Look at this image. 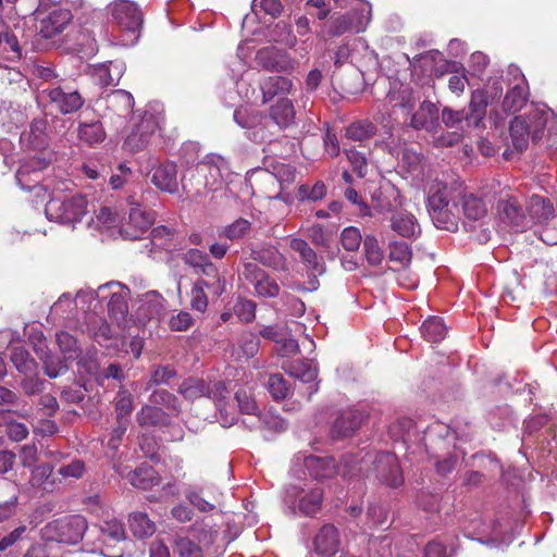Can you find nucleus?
<instances>
[{"label": "nucleus", "instance_id": "nucleus-1", "mask_svg": "<svg viewBox=\"0 0 557 557\" xmlns=\"http://www.w3.org/2000/svg\"><path fill=\"white\" fill-rule=\"evenodd\" d=\"M548 122V134L557 133V114L545 104H533L528 113L515 116L509 127L512 147L523 151L530 137L534 143L541 140Z\"/></svg>", "mask_w": 557, "mask_h": 557}, {"label": "nucleus", "instance_id": "nucleus-2", "mask_svg": "<svg viewBox=\"0 0 557 557\" xmlns=\"http://www.w3.org/2000/svg\"><path fill=\"white\" fill-rule=\"evenodd\" d=\"M74 184L67 180H59L50 190L45 207L46 216L50 221L74 225L87 213V199L81 194L67 195Z\"/></svg>", "mask_w": 557, "mask_h": 557}, {"label": "nucleus", "instance_id": "nucleus-3", "mask_svg": "<svg viewBox=\"0 0 557 557\" xmlns=\"http://www.w3.org/2000/svg\"><path fill=\"white\" fill-rule=\"evenodd\" d=\"M29 341L38 358L44 362L45 373L51 379H55L66 372L67 366L65 362L67 360H75L81 356L82 349L77 339L67 332L57 333V344L63 355V360L50 352L47 339L41 331L34 330L29 334Z\"/></svg>", "mask_w": 557, "mask_h": 557}, {"label": "nucleus", "instance_id": "nucleus-4", "mask_svg": "<svg viewBox=\"0 0 557 557\" xmlns=\"http://www.w3.org/2000/svg\"><path fill=\"white\" fill-rule=\"evenodd\" d=\"M456 188L435 181L429 189L428 208L430 216L437 228L448 232L458 230L459 216L453 209L457 207Z\"/></svg>", "mask_w": 557, "mask_h": 557}, {"label": "nucleus", "instance_id": "nucleus-5", "mask_svg": "<svg viewBox=\"0 0 557 557\" xmlns=\"http://www.w3.org/2000/svg\"><path fill=\"white\" fill-rule=\"evenodd\" d=\"M373 463L375 478L383 484L391 487H398L404 482L403 472L400 470L398 459L391 453H377L374 457L370 454L366 458L356 459L355 457H345L343 460V474H355L362 472L363 465Z\"/></svg>", "mask_w": 557, "mask_h": 557}, {"label": "nucleus", "instance_id": "nucleus-6", "mask_svg": "<svg viewBox=\"0 0 557 557\" xmlns=\"http://www.w3.org/2000/svg\"><path fill=\"white\" fill-rule=\"evenodd\" d=\"M178 393L185 399L190 401L201 397H208L209 399H212L220 412L219 419L224 428L231 426L236 422L235 414H228L225 409L228 391L224 382H207L206 380L199 377H188L181 383Z\"/></svg>", "mask_w": 557, "mask_h": 557}, {"label": "nucleus", "instance_id": "nucleus-7", "mask_svg": "<svg viewBox=\"0 0 557 557\" xmlns=\"http://www.w3.org/2000/svg\"><path fill=\"white\" fill-rule=\"evenodd\" d=\"M323 496V490L317 484H290L285 488L283 503L293 516L313 517L322 508Z\"/></svg>", "mask_w": 557, "mask_h": 557}, {"label": "nucleus", "instance_id": "nucleus-8", "mask_svg": "<svg viewBox=\"0 0 557 557\" xmlns=\"http://www.w3.org/2000/svg\"><path fill=\"white\" fill-rule=\"evenodd\" d=\"M48 166L44 158H32L25 161L16 172V181L20 187L35 194L36 198L45 201L53 185L58 182L51 177H45L42 171Z\"/></svg>", "mask_w": 557, "mask_h": 557}, {"label": "nucleus", "instance_id": "nucleus-9", "mask_svg": "<svg viewBox=\"0 0 557 557\" xmlns=\"http://www.w3.org/2000/svg\"><path fill=\"white\" fill-rule=\"evenodd\" d=\"M218 532L205 521H196L187 534L178 535L174 542V550L180 557H205L214 544Z\"/></svg>", "mask_w": 557, "mask_h": 557}, {"label": "nucleus", "instance_id": "nucleus-10", "mask_svg": "<svg viewBox=\"0 0 557 557\" xmlns=\"http://www.w3.org/2000/svg\"><path fill=\"white\" fill-rule=\"evenodd\" d=\"M110 12L114 23L123 33L120 44L122 46L136 44L143 24V13L139 8L134 2L117 0L110 4Z\"/></svg>", "mask_w": 557, "mask_h": 557}, {"label": "nucleus", "instance_id": "nucleus-11", "mask_svg": "<svg viewBox=\"0 0 557 557\" xmlns=\"http://www.w3.org/2000/svg\"><path fill=\"white\" fill-rule=\"evenodd\" d=\"M87 523L82 516H72L47 523L41 529V536L48 542L76 544L83 539Z\"/></svg>", "mask_w": 557, "mask_h": 557}, {"label": "nucleus", "instance_id": "nucleus-12", "mask_svg": "<svg viewBox=\"0 0 557 557\" xmlns=\"http://www.w3.org/2000/svg\"><path fill=\"white\" fill-rule=\"evenodd\" d=\"M160 121L159 115L146 111L124 140V149L133 153L144 150L160 128Z\"/></svg>", "mask_w": 557, "mask_h": 557}, {"label": "nucleus", "instance_id": "nucleus-13", "mask_svg": "<svg viewBox=\"0 0 557 557\" xmlns=\"http://www.w3.org/2000/svg\"><path fill=\"white\" fill-rule=\"evenodd\" d=\"M49 104L61 114H72L78 111L85 103L78 90L67 85H58L42 90Z\"/></svg>", "mask_w": 557, "mask_h": 557}, {"label": "nucleus", "instance_id": "nucleus-14", "mask_svg": "<svg viewBox=\"0 0 557 557\" xmlns=\"http://www.w3.org/2000/svg\"><path fill=\"white\" fill-rule=\"evenodd\" d=\"M228 166L226 161L215 154L207 156L205 160L198 163V178L205 181V187L209 193H215L223 188L225 176H227Z\"/></svg>", "mask_w": 557, "mask_h": 557}, {"label": "nucleus", "instance_id": "nucleus-15", "mask_svg": "<svg viewBox=\"0 0 557 557\" xmlns=\"http://www.w3.org/2000/svg\"><path fill=\"white\" fill-rule=\"evenodd\" d=\"M45 13L46 5L40 1L34 15L39 21L38 30L45 38H52L62 33L72 20V14L66 9L54 7L48 14Z\"/></svg>", "mask_w": 557, "mask_h": 557}, {"label": "nucleus", "instance_id": "nucleus-16", "mask_svg": "<svg viewBox=\"0 0 557 557\" xmlns=\"http://www.w3.org/2000/svg\"><path fill=\"white\" fill-rule=\"evenodd\" d=\"M100 541L102 547L100 553L104 557H122V549L117 544L125 541V529L121 521L115 518H107L99 524Z\"/></svg>", "mask_w": 557, "mask_h": 557}, {"label": "nucleus", "instance_id": "nucleus-17", "mask_svg": "<svg viewBox=\"0 0 557 557\" xmlns=\"http://www.w3.org/2000/svg\"><path fill=\"white\" fill-rule=\"evenodd\" d=\"M371 18V8L369 4H362L360 9L355 10L351 14L338 16L333 20L331 34L341 36L348 30L356 33L363 32Z\"/></svg>", "mask_w": 557, "mask_h": 557}, {"label": "nucleus", "instance_id": "nucleus-18", "mask_svg": "<svg viewBox=\"0 0 557 557\" xmlns=\"http://www.w3.org/2000/svg\"><path fill=\"white\" fill-rule=\"evenodd\" d=\"M256 61L263 69L273 72L289 73L296 65V61L293 58L273 46L260 49L256 54Z\"/></svg>", "mask_w": 557, "mask_h": 557}, {"label": "nucleus", "instance_id": "nucleus-19", "mask_svg": "<svg viewBox=\"0 0 557 557\" xmlns=\"http://www.w3.org/2000/svg\"><path fill=\"white\" fill-rule=\"evenodd\" d=\"M455 196L460 199L465 225L473 227L472 223H482L488 213V203L480 196L473 193L462 194L456 189Z\"/></svg>", "mask_w": 557, "mask_h": 557}, {"label": "nucleus", "instance_id": "nucleus-20", "mask_svg": "<svg viewBox=\"0 0 557 557\" xmlns=\"http://www.w3.org/2000/svg\"><path fill=\"white\" fill-rule=\"evenodd\" d=\"M508 71L518 82L507 91L503 100V110L506 113H516L527 103L529 90L524 76L517 66H509Z\"/></svg>", "mask_w": 557, "mask_h": 557}, {"label": "nucleus", "instance_id": "nucleus-21", "mask_svg": "<svg viewBox=\"0 0 557 557\" xmlns=\"http://www.w3.org/2000/svg\"><path fill=\"white\" fill-rule=\"evenodd\" d=\"M153 223V215L143 210L140 207H134L129 210L128 221L122 224L120 237L123 239L135 240L146 233Z\"/></svg>", "mask_w": 557, "mask_h": 557}, {"label": "nucleus", "instance_id": "nucleus-22", "mask_svg": "<svg viewBox=\"0 0 557 557\" xmlns=\"http://www.w3.org/2000/svg\"><path fill=\"white\" fill-rule=\"evenodd\" d=\"M289 247L298 253L300 261L313 278L324 274L325 265L322 258L318 257L317 252L305 239L292 238Z\"/></svg>", "mask_w": 557, "mask_h": 557}, {"label": "nucleus", "instance_id": "nucleus-23", "mask_svg": "<svg viewBox=\"0 0 557 557\" xmlns=\"http://www.w3.org/2000/svg\"><path fill=\"white\" fill-rule=\"evenodd\" d=\"M23 29L18 25L10 27L0 24V55L9 61H17L22 58V45L20 35Z\"/></svg>", "mask_w": 557, "mask_h": 557}, {"label": "nucleus", "instance_id": "nucleus-24", "mask_svg": "<svg viewBox=\"0 0 557 557\" xmlns=\"http://www.w3.org/2000/svg\"><path fill=\"white\" fill-rule=\"evenodd\" d=\"M499 219L516 228H523L527 224V215L517 198L506 195L497 203Z\"/></svg>", "mask_w": 557, "mask_h": 557}, {"label": "nucleus", "instance_id": "nucleus-25", "mask_svg": "<svg viewBox=\"0 0 557 557\" xmlns=\"http://www.w3.org/2000/svg\"><path fill=\"white\" fill-rule=\"evenodd\" d=\"M151 183L161 191L176 193L178 190L176 165L173 162H164L152 168Z\"/></svg>", "mask_w": 557, "mask_h": 557}, {"label": "nucleus", "instance_id": "nucleus-26", "mask_svg": "<svg viewBox=\"0 0 557 557\" xmlns=\"http://www.w3.org/2000/svg\"><path fill=\"white\" fill-rule=\"evenodd\" d=\"M253 174L257 176L259 182L265 185H271L273 188H276L277 185H280V188L283 189L284 185H289L295 181L296 170L292 165L281 164L274 168V172L258 169L253 171Z\"/></svg>", "mask_w": 557, "mask_h": 557}, {"label": "nucleus", "instance_id": "nucleus-27", "mask_svg": "<svg viewBox=\"0 0 557 557\" xmlns=\"http://www.w3.org/2000/svg\"><path fill=\"white\" fill-rule=\"evenodd\" d=\"M304 467L317 480L331 478L337 471V466L332 457L305 456Z\"/></svg>", "mask_w": 557, "mask_h": 557}, {"label": "nucleus", "instance_id": "nucleus-28", "mask_svg": "<svg viewBox=\"0 0 557 557\" xmlns=\"http://www.w3.org/2000/svg\"><path fill=\"white\" fill-rule=\"evenodd\" d=\"M294 88L292 79L284 76H270L260 83L263 102H269L275 96H285L290 94Z\"/></svg>", "mask_w": 557, "mask_h": 557}, {"label": "nucleus", "instance_id": "nucleus-29", "mask_svg": "<svg viewBox=\"0 0 557 557\" xmlns=\"http://www.w3.org/2000/svg\"><path fill=\"white\" fill-rule=\"evenodd\" d=\"M488 102L487 95L483 89H476L472 92L469 111L466 112L468 114V127H479L482 124Z\"/></svg>", "mask_w": 557, "mask_h": 557}, {"label": "nucleus", "instance_id": "nucleus-30", "mask_svg": "<svg viewBox=\"0 0 557 557\" xmlns=\"http://www.w3.org/2000/svg\"><path fill=\"white\" fill-rule=\"evenodd\" d=\"M362 420L363 414L357 409L343 411L333 424V434L337 437L349 436L359 428Z\"/></svg>", "mask_w": 557, "mask_h": 557}, {"label": "nucleus", "instance_id": "nucleus-31", "mask_svg": "<svg viewBox=\"0 0 557 557\" xmlns=\"http://www.w3.org/2000/svg\"><path fill=\"white\" fill-rule=\"evenodd\" d=\"M339 546L338 532L333 525H324L314 539L315 552L322 556L331 557Z\"/></svg>", "mask_w": 557, "mask_h": 557}, {"label": "nucleus", "instance_id": "nucleus-32", "mask_svg": "<svg viewBox=\"0 0 557 557\" xmlns=\"http://www.w3.org/2000/svg\"><path fill=\"white\" fill-rule=\"evenodd\" d=\"M438 119V110L431 101H423L411 115L410 125L416 129L431 131Z\"/></svg>", "mask_w": 557, "mask_h": 557}, {"label": "nucleus", "instance_id": "nucleus-33", "mask_svg": "<svg viewBox=\"0 0 557 557\" xmlns=\"http://www.w3.org/2000/svg\"><path fill=\"white\" fill-rule=\"evenodd\" d=\"M92 222L96 228L108 233L110 237H120L119 231L122 230V224L120 223L119 215L112 209L102 207Z\"/></svg>", "mask_w": 557, "mask_h": 557}, {"label": "nucleus", "instance_id": "nucleus-34", "mask_svg": "<svg viewBox=\"0 0 557 557\" xmlns=\"http://www.w3.org/2000/svg\"><path fill=\"white\" fill-rule=\"evenodd\" d=\"M184 261L186 264L190 265L194 269V274L196 275H206V276H215L216 269L213 263L210 261L208 255L198 249H190L184 256Z\"/></svg>", "mask_w": 557, "mask_h": 557}, {"label": "nucleus", "instance_id": "nucleus-35", "mask_svg": "<svg viewBox=\"0 0 557 557\" xmlns=\"http://www.w3.org/2000/svg\"><path fill=\"white\" fill-rule=\"evenodd\" d=\"M397 196L398 191L389 182H382L371 193V200L374 209L379 212H384L392 209Z\"/></svg>", "mask_w": 557, "mask_h": 557}, {"label": "nucleus", "instance_id": "nucleus-36", "mask_svg": "<svg viewBox=\"0 0 557 557\" xmlns=\"http://www.w3.org/2000/svg\"><path fill=\"white\" fill-rule=\"evenodd\" d=\"M295 114L293 102L285 97L270 108V117L281 128L290 126L295 121Z\"/></svg>", "mask_w": 557, "mask_h": 557}, {"label": "nucleus", "instance_id": "nucleus-37", "mask_svg": "<svg viewBox=\"0 0 557 557\" xmlns=\"http://www.w3.org/2000/svg\"><path fill=\"white\" fill-rule=\"evenodd\" d=\"M125 70L122 62H112L101 64L94 70V77L101 86L116 85Z\"/></svg>", "mask_w": 557, "mask_h": 557}, {"label": "nucleus", "instance_id": "nucleus-38", "mask_svg": "<svg viewBox=\"0 0 557 557\" xmlns=\"http://www.w3.org/2000/svg\"><path fill=\"white\" fill-rule=\"evenodd\" d=\"M392 228L403 237H413L419 232V225L416 218L408 212H397L392 218Z\"/></svg>", "mask_w": 557, "mask_h": 557}, {"label": "nucleus", "instance_id": "nucleus-39", "mask_svg": "<svg viewBox=\"0 0 557 557\" xmlns=\"http://www.w3.org/2000/svg\"><path fill=\"white\" fill-rule=\"evenodd\" d=\"M137 421L141 426H161L169 422V416L153 404L146 405L137 413Z\"/></svg>", "mask_w": 557, "mask_h": 557}, {"label": "nucleus", "instance_id": "nucleus-40", "mask_svg": "<svg viewBox=\"0 0 557 557\" xmlns=\"http://www.w3.org/2000/svg\"><path fill=\"white\" fill-rule=\"evenodd\" d=\"M197 173L198 164L195 168L189 169L182 180L184 191L187 196L195 199L206 197L209 194L208 189L205 187L203 178L199 180Z\"/></svg>", "mask_w": 557, "mask_h": 557}, {"label": "nucleus", "instance_id": "nucleus-41", "mask_svg": "<svg viewBox=\"0 0 557 557\" xmlns=\"http://www.w3.org/2000/svg\"><path fill=\"white\" fill-rule=\"evenodd\" d=\"M264 119L260 111L251 107H239L234 111V121L246 129L260 127Z\"/></svg>", "mask_w": 557, "mask_h": 557}, {"label": "nucleus", "instance_id": "nucleus-42", "mask_svg": "<svg viewBox=\"0 0 557 557\" xmlns=\"http://www.w3.org/2000/svg\"><path fill=\"white\" fill-rule=\"evenodd\" d=\"M78 138L89 146L102 143L106 138V132L101 122H82L78 125Z\"/></svg>", "mask_w": 557, "mask_h": 557}, {"label": "nucleus", "instance_id": "nucleus-43", "mask_svg": "<svg viewBox=\"0 0 557 557\" xmlns=\"http://www.w3.org/2000/svg\"><path fill=\"white\" fill-rule=\"evenodd\" d=\"M478 534L486 537V540L480 539V542L486 544H508L510 539L504 534L503 525L499 521L493 520L491 522H482Z\"/></svg>", "mask_w": 557, "mask_h": 557}, {"label": "nucleus", "instance_id": "nucleus-44", "mask_svg": "<svg viewBox=\"0 0 557 557\" xmlns=\"http://www.w3.org/2000/svg\"><path fill=\"white\" fill-rule=\"evenodd\" d=\"M128 480L133 486L141 490H149L159 483L154 469L148 465H143L129 473Z\"/></svg>", "mask_w": 557, "mask_h": 557}, {"label": "nucleus", "instance_id": "nucleus-45", "mask_svg": "<svg viewBox=\"0 0 557 557\" xmlns=\"http://www.w3.org/2000/svg\"><path fill=\"white\" fill-rule=\"evenodd\" d=\"M387 97L394 107H401L409 110L413 108L414 98L412 89L408 85L394 83L387 94Z\"/></svg>", "mask_w": 557, "mask_h": 557}, {"label": "nucleus", "instance_id": "nucleus-46", "mask_svg": "<svg viewBox=\"0 0 557 557\" xmlns=\"http://www.w3.org/2000/svg\"><path fill=\"white\" fill-rule=\"evenodd\" d=\"M424 339L431 343L443 341L447 334V327L438 317L428 318L420 327Z\"/></svg>", "mask_w": 557, "mask_h": 557}, {"label": "nucleus", "instance_id": "nucleus-47", "mask_svg": "<svg viewBox=\"0 0 557 557\" xmlns=\"http://www.w3.org/2000/svg\"><path fill=\"white\" fill-rule=\"evenodd\" d=\"M286 372L296 377L302 383H312L318 376L315 367L311 362L304 360L292 361L288 366L284 367Z\"/></svg>", "mask_w": 557, "mask_h": 557}, {"label": "nucleus", "instance_id": "nucleus-48", "mask_svg": "<svg viewBox=\"0 0 557 557\" xmlns=\"http://www.w3.org/2000/svg\"><path fill=\"white\" fill-rule=\"evenodd\" d=\"M528 210L531 218L540 223L548 220L554 215V207L543 197L533 195L528 203Z\"/></svg>", "mask_w": 557, "mask_h": 557}, {"label": "nucleus", "instance_id": "nucleus-49", "mask_svg": "<svg viewBox=\"0 0 557 557\" xmlns=\"http://www.w3.org/2000/svg\"><path fill=\"white\" fill-rule=\"evenodd\" d=\"M108 106L120 115H126L133 110L134 98L131 92L116 89L108 96Z\"/></svg>", "mask_w": 557, "mask_h": 557}, {"label": "nucleus", "instance_id": "nucleus-50", "mask_svg": "<svg viewBox=\"0 0 557 557\" xmlns=\"http://www.w3.org/2000/svg\"><path fill=\"white\" fill-rule=\"evenodd\" d=\"M129 529L134 536L143 539L156 532L154 523L144 512H134L129 516Z\"/></svg>", "mask_w": 557, "mask_h": 557}, {"label": "nucleus", "instance_id": "nucleus-51", "mask_svg": "<svg viewBox=\"0 0 557 557\" xmlns=\"http://www.w3.org/2000/svg\"><path fill=\"white\" fill-rule=\"evenodd\" d=\"M376 132L375 125L367 120L356 121L346 127L345 136L354 141L370 139Z\"/></svg>", "mask_w": 557, "mask_h": 557}, {"label": "nucleus", "instance_id": "nucleus-52", "mask_svg": "<svg viewBox=\"0 0 557 557\" xmlns=\"http://www.w3.org/2000/svg\"><path fill=\"white\" fill-rule=\"evenodd\" d=\"M11 360L20 373L24 375H32L36 373L37 363L30 357L29 352L23 347L13 348Z\"/></svg>", "mask_w": 557, "mask_h": 557}, {"label": "nucleus", "instance_id": "nucleus-53", "mask_svg": "<svg viewBox=\"0 0 557 557\" xmlns=\"http://www.w3.org/2000/svg\"><path fill=\"white\" fill-rule=\"evenodd\" d=\"M2 487L10 495L8 500L0 502V521L11 518L16 510L18 504V486L9 481L2 483Z\"/></svg>", "mask_w": 557, "mask_h": 557}, {"label": "nucleus", "instance_id": "nucleus-54", "mask_svg": "<svg viewBox=\"0 0 557 557\" xmlns=\"http://www.w3.org/2000/svg\"><path fill=\"white\" fill-rule=\"evenodd\" d=\"M25 114L15 108L12 102L2 101L0 104V121L8 127L18 126L25 122Z\"/></svg>", "mask_w": 557, "mask_h": 557}, {"label": "nucleus", "instance_id": "nucleus-55", "mask_svg": "<svg viewBox=\"0 0 557 557\" xmlns=\"http://www.w3.org/2000/svg\"><path fill=\"white\" fill-rule=\"evenodd\" d=\"M251 230V223L244 219L239 218L232 222L231 224L224 226L220 232V237H226L230 240H238L245 237Z\"/></svg>", "mask_w": 557, "mask_h": 557}, {"label": "nucleus", "instance_id": "nucleus-56", "mask_svg": "<svg viewBox=\"0 0 557 557\" xmlns=\"http://www.w3.org/2000/svg\"><path fill=\"white\" fill-rule=\"evenodd\" d=\"M389 261L406 268L411 261V250L405 242H394L389 245Z\"/></svg>", "mask_w": 557, "mask_h": 557}, {"label": "nucleus", "instance_id": "nucleus-57", "mask_svg": "<svg viewBox=\"0 0 557 557\" xmlns=\"http://www.w3.org/2000/svg\"><path fill=\"white\" fill-rule=\"evenodd\" d=\"M205 288H210L207 281H197L191 288L190 306L199 312H203L208 306V297L205 293Z\"/></svg>", "mask_w": 557, "mask_h": 557}, {"label": "nucleus", "instance_id": "nucleus-58", "mask_svg": "<svg viewBox=\"0 0 557 557\" xmlns=\"http://www.w3.org/2000/svg\"><path fill=\"white\" fill-rule=\"evenodd\" d=\"M267 388L276 400L284 399L289 393V385L284 380L283 375L278 373L270 375Z\"/></svg>", "mask_w": 557, "mask_h": 557}, {"label": "nucleus", "instance_id": "nucleus-59", "mask_svg": "<svg viewBox=\"0 0 557 557\" xmlns=\"http://www.w3.org/2000/svg\"><path fill=\"white\" fill-rule=\"evenodd\" d=\"M115 411L117 419L123 421L133 411V396L129 392L122 389L117 393L115 398Z\"/></svg>", "mask_w": 557, "mask_h": 557}, {"label": "nucleus", "instance_id": "nucleus-60", "mask_svg": "<svg viewBox=\"0 0 557 557\" xmlns=\"http://www.w3.org/2000/svg\"><path fill=\"white\" fill-rule=\"evenodd\" d=\"M362 236L357 227L349 226L343 230L341 234L342 246L347 251H356L360 247Z\"/></svg>", "mask_w": 557, "mask_h": 557}, {"label": "nucleus", "instance_id": "nucleus-61", "mask_svg": "<svg viewBox=\"0 0 557 557\" xmlns=\"http://www.w3.org/2000/svg\"><path fill=\"white\" fill-rule=\"evenodd\" d=\"M150 403L154 406H163L172 411H178L177 398L169 391L159 389L152 393L150 396Z\"/></svg>", "mask_w": 557, "mask_h": 557}, {"label": "nucleus", "instance_id": "nucleus-62", "mask_svg": "<svg viewBox=\"0 0 557 557\" xmlns=\"http://www.w3.org/2000/svg\"><path fill=\"white\" fill-rule=\"evenodd\" d=\"M125 289L126 290L124 292V295L115 292L112 294L109 300V311L115 319H124L128 311V307L125 300V295L128 293V289Z\"/></svg>", "mask_w": 557, "mask_h": 557}, {"label": "nucleus", "instance_id": "nucleus-63", "mask_svg": "<svg viewBox=\"0 0 557 557\" xmlns=\"http://www.w3.org/2000/svg\"><path fill=\"white\" fill-rule=\"evenodd\" d=\"M234 313L239 321L251 322L256 315V305L251 300L238 299L234 305Z\"/></svg>", "mask_w": 557, "mask_h": 557}, {"label": "nucleus", "instance_id": "nucleus-64", "mask_svg": "<svg viewBox=\"0 0 557 557\" xmlns=\"http://www.w3.org/2000/svg\"><path fill=\"white\" fill-rule=\"evenodd\" d=\"M363 248L367 261L371 265H377L383 259V252L379 246L376 238L367 236L363 240Z\"/></svg>", "mask_w": 557, "mask_h": 557}]
</instances>
